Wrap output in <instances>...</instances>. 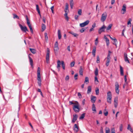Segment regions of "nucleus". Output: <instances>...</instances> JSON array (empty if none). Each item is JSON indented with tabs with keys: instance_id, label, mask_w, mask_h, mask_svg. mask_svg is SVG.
I'll use <instances>...</instances> for the list:
<instances>
[{
	"instance_id": "obj_10",
	"label": "nucleus",
	"mask_w": 133,
	"mask_h": 133,
	"mask_svg": "<svg viewBox=\"0 0 133 133\" xmlns=\"http://www.w3.org/2000/svg\"><path fill=\"white\" fill-rule=\"evenodd\" d=\"M73 116V119L72 121V122L74 123L75 122V121L77 119V118L78 117V116L76 115V114H75V115H74Z\"/></svg>"
},
{
	"instance_id": "obj_47",
	"label": "nucleus",
	"mask_w": 133,
	"mask_h": 133,
	"mask_svg": "<svg viewBox=\"0 0 133 133\" xmlns=\"http://www.w3.org/2000/svg\"><path fill=\"white\" fill-rule=\"evenodd\" d=\"M45 36V39L46 41H47L48 39V37L47 36V34L46 33H45L44 34Z\"/></svg>"
},
{
	"instance_id": "obj_18",
	"label": "nucleus",
	"mask_w": 133,
	"mask_h": 133,
	"mask_svg": "<svg viewBox=\"0 0 133 133\" xmlns=\"http://www.w3.org/2000/svg\"><path fill=\"white\" fill-rule=\"evenodd\" d=\"M41 69L40 68L38 67V68L37 71V77H41Z\"/></svg>"
},
{
	"instance_id": "obj_40",
	"label": "nucleus",
	"mask_w": 133,
	"mask_h": 133,
	"mask_svg": "<svg viewBox=\"0 0 133 133\" xmlns=\"http://www.w3.org/2000/svg\"><path fill=\"white\" fill-rule=\"evenodd\" d=\"M42 31H43L46 29V26L44 24H42Z\"/></svg>"
},
{
	"instance_id": "obj_61",
	"label": "nucleus",
	"mask_w": 133,
	"mask_h": 133,
	"mask_svg": "<svg viewBox=\"0 0 133 133\" xmlns=\"http://www.w3.org/2000/svg\"><path fill=\"white\" fill-rule=\"evenodd\" d=\"M110 55L109 54L107 57V59H110Z\"/></svg>"
},
{
	"instance_id": "obj_37",
	"label": "nucleus",
	"mask_w": 133,
	"mask_h": 133,
	"mask_svg": "<svg viewBox=\"0 0 133 133\" xmlns=\"http://www.w3.org/2000/svg\"><path fill=\"white\" fill-rule=\"evenodd\" d=\"M111 99L112 98H107V102L111 104Z\"/></svg>"
},
{
	"instance_id": "obj_7",
	"label": "nucleus",
	"mask_w": 133,
	"mask_h": 133,
	"mask_svg": "<svg viewBox=\"0 0 133 133\" xmlns=\"http://www.w3.org/2000/svg\"><path fill=\"white\" fill-rule=\"evenodd\" d=\"M106 26L103 25L98 30V33L99 34H101L102 32H105V29L106 28Z\"/></svg>"
},
{
	"instance_id": "obj_32",
	"label": "nucleus",
	"mask_w": 133,
	"mask_h": 133,
	"mask_svg": "<svg viewBox=\"0 0 133 133\" xmlns=\"http://www.w3.org/2000/svg\"><path fill=\"white\" fill-rule=\"evenodd\" d=\"M36 9L37 11L38 12L39 14L40 15H41V14H40L39 9V6L38 5H36Z\"/></svg>"
},
{
	"instance_id": "obj_64",
	"label": "nucleus",
	"mask_w": 133,
	"mask_h": 133,
	"mask_svg": "<svg viewBox=\"0 0 133 133\" xmlns=\"http://www.w3.org/2000/svg\"><path fill=\"white\" fill-rule=\"evenodd\" d=\"M124 79L125 83L127 82V76L126 75H125L124 77Z\"/></svg>"
},
{
	"instance_id": "obj_48",
	"label": "nucleus",
	"mask_w": 133,
	"mask_h": 133,
	"mask_svg": "<svg viewBox=\"0 0 133 133\" xmlns=\"http://www.w3.org/2000/svg\"><path fill=\"white\" fill-rule=\"evenodd\" d=\"M75 62L74 61L70 63V66L71 67H72L74 66L75 65Z\"/></svg>"
},
{
	"instance_id": "obj_13",
	"label": "nucleus",
	"mask_w": 133,
	"mask_h": 133,
	"mask_svg": "<svg viewBox=\"0 0 133 133\" xmlns=\"http://www.w3.org/2000/svg\"><path fill=\"white\" fill-rule=\"evenodd\" d=\"M61 64V63L60 61L59 60H58L57 62V68L58 69V71H59L60 70V68L61 67L60 65Z\"/></svg>"
},
{
	"instance_id": "obj_3",
	"label": "nucleus",
	"mask_w": 133,
	"mask_h": 133,
	"mask_svg": "<svg viewBox=\"0 0 133 133\" xmlns=\"http://www.w3.org/2000/svg\"><path fill=\"white\" fill-rule=\"evenodd\" d=\"M73 109L74 111L76 113L79 112L80 111L79 104L77 105H74L73 107Z\"/></svg>"
},
{
	"instance_id": "obj_62",
	"label": "nucleus",
	"mask_w": 133,
	"mask_h": 133,
	"mask_svg": "<svg viewBox=\"0 0 133 133\" xmlns=\"http://www.w3.org/2000/svg\"><path fill=\"white\" fill-rule=\"evenodd\" d=\"M54 47H58V44L57 41H56Z\"/></svg>"
},
{
	"instance_id": "obj_29",
	"label": "nucleus",
	"mask_w": 133,
	"mask_h": 133,
	"mask_svg": "<svg viewBox=\"0 0 133 133\" xmlns=\"http://www.w3.org/2000/svg\"><path fill=\"white\" fill-rule=\"evenodd\" d=\"M91 87L90 86H89L88 88L87 93L89 94L91 92Z\"/></svg>"
},
{
	"instance_id": "obj_4",
	"label": "nucleus",
	"mask_w": 133,
	"mask_h": 133,
	"mask_svg": "<svg viewBox=\"0 0 133 133\" xmlns=\"http://www.w3.org/2000/svg\"><path fill=\"white\" fill-rule=\"evenodd\" d=\"M50 50L49 48L47 49V52L46 56V61L47 63H48L49 62Z\"/></svg>"
},
{
	"instance_id": "obj_56",
	"label": "nucleus",
	"mask_w": 133,
	"mask_h": 133,
	"mask_svg": "<svg viewBox=\"0 0 133 133\" xmlns=\"http://www.w3.org/2000/svg\"><path fill=\"white\" fill-rule=\"evenodd\" d=\"M73 104H74V105H78L79 104L78 103L77 101H76L75 102H73Z\"/></svg>"
},
{
	"instance_id": "obj_60",
	"label": "nucleus",
	"mask_w": 133,
	"mask_h": 133,
	"mask_svg": "<svg viewBox=\"0 0 133 133\" xmlns=\"http://www.w3.org/2000/svg\"><path fill=\"white\" fill-rule=\"evenodd\" d=\"M115 107V108H116L117 107L118 105V103L117 102H114Z\"/></svg>"
},
{
	"instance_id": "obj_11",
	"label": "nucleus",
	"mask_w": 133,
	"mask_h": 133,
	"mask_svg": "<svg viewBox=\"0 0 133 133\" xmlns=\"http://www.w3.org/2000/svg\"><path fill=\"white\" fill-rule=\"evenodd\" d=\"M124 60L125 61L127 62L128 63H129L130 62L128 59V58L127 56V54L126 53H124Z\"/></svg>"
},
{
	"instance_id": "obj_27",
	"label": "nucleus",
	"mask_w": 133,
	"mask_h": 133,
	"mask_svg": "<svg viewBox=\"0 0 133 133\" xmlns=\"http://www.w3.org/2000/svg\"><path fill=\"white\" fill-rule=\"evenodd\" d=\"M69 33L72 34L74 37H76L78 36V35L77 34L74 33L72 31H70L69 32Z\"/></svg>"
},
{
	"instance_id": "obj_31",
	"label": "nucleus",
	"mask_w": 133,
	"mask_h": 133,
	"mask_svg": "<svg viewBox=\"0 0 133 133\" xmlns=\"http://www.w3.org/2000/svg\"><path fill=\"white\" fill-rule=\"evenodd\" d=\"M95 84H97L98 83V81L97 76L95 77Z\"/></svg>"
},
{
	"instance_id": "obj_17",
	"label": "nucleus",
	"mask_w": 133,
	"mask_h": 133,
	"mask_svg": "<svg viewBox=\"0 0 133 133\" xmlns=\"http://www.w3.org/2000/svg\"><path fill=\"white\" fill-rule=\"evenodd\" d=\"M29 60L30 64L32 68H33V61L31 58L30 56H29Z\"/></svg>"
},
{
	"instance_id": "obj_57",
	"label": "nucleus",
	"mask_w": 133,
	"mask_h": 133,
	"mask_svg": "<svg viewBox=\"0 0 133 133\" xmlns=\"http://www.w3.org/2000/svg\"><path fill=\"white\" fill-rule=\"evenodd\" d=\"M78 74H75L74 76V78L76 80L78 79L77 78Z\"/></svg>"
},
{
	"instance_id": "obj_1",
	"label": "nucleus",
	"mask_w": 133,
	"mask_h": 133,
	"mask_svg": "<svg viewBox=\"0 0 133 133\" xmlns=\"http://www.w3.org/2000/svg\"><path fill=\"white\" fill-rule=\"evenodd\" d=\"M68 5H69L68 3H66L65 8L64 10L65 12V14H64V16L65 17V19L67 21H68L69 20V17L68 16V14L69 12Z\"/></svg>"
},
{
	"instance_id": "obj_45",
	"label": "nucleus",
	"mask_w": 133,
	"mask_h": 133,
	"mask_svg": "<svg viewBox=\"0 0 133 133\" xmlns=\"http://www.w3.org/2000/svg\"><path fill=\"white\" fill-rule=\"evenodd\" d=\"M96 94V95H98L99 94V89L98 88H96L95 90Z\"/></svg>"
},
{
	"instance_id": "obj_46",
	"label": "nucleus",
	"mask_w": 133,
	"mask_h": 133,
	"mask_svg": "<svg viewBox=\"0 0 133 133\" xmlns=\"http://www.w3.org/2000/svg\"><path fill=\"white\" fill-rule=\"evenodd\" d=\"M13 15L14 16L13 18H16L17 19H19V17L17 16L16 14H13Z\"/></svg>"
},
{
	"instance_id": "obj_38",
	"label": "nucleus",
	"mask_w": 133,
	"mask_h": 133,
	"mask_svg": "<svg viewBox=\"0 0 133 133\" xmlns=\"http://www.w3.org/2000/svg\"><path fill=\"white\" fill-rule=\"evenodd\" d=\"M105 133H109L110 132V129L108 127H106L105 129Z\"/></svg>"
},
{
	"instance_id": "obj_42",
	"label": "nucleus",
	"mask_w": 133,
	"mask_h": 133,
	"mask_svg": "<svg viewBox=\"0 0 133 133\" xmlns=\"http://www.w3.org/2000/svg\"><path fill=\"white\" fill-rule=\"evenodd\" d=\"M103 112L105 116H107L108 115V111H107L106 109L104 110Z\"/></svg>"
},
{
	"instance_id": "obj_5",
	"label": "nucleus",
	"mask_w": 133,
	"mask_h": 133,
	"mask_svg": "<svg viewBox=\"0 0 133 133\" xmlns=\"http://www.w3.org/2000/svg\"><path fill=\"white\" fill-rule=\"evenodd\" d=\"M19 25L20 28L21 30L23 31L24 32H26V31H28V30L27 29V28L26 26H23L20 23L19 24Z\"/></svg>"
},
{
	"instance_id": "obj_28",
	"label": "nucleus",
	"mask_w": 133,
	"mask_h": 133,
	"mask_svg": "<svg viewBox=\"0 0 133 133\" xmlns=\"http://www.w3.org/2000/svg\"><path fill=\"white\" fill-rule=\"evenodd\" d=\"M92 110L93 111H94L95 113L96 112V108L94 104H93L92 105Z\"/></svg>"
},
{
	"instance_id": "obj_23",
	"label": "nucleus",
	"mask_w": 133,
	"mask_h": 133,
	"mask_svg": "<svg viewBox=\"0 0 133 133\" xmlns=\"http://www.w3.org/2000/svg\"><path fill=\"white\" fill-rule=\"evenodd\" d=\"M70 3L71 8V9H72L73 8L74 4L73 0H70Z\"/></svg>"
},
{
	"instance_id": "obj_15",
	"label": "nucleus",
	"mask_w": 133,
	"mask_h": 133,
	"mask_svg": "<svg viewBox=\"0 0 133 133\" xmlns=\"http://www.w3.org/2000/svg\"><path fill=\"white\" fill-rule=\"evenodd\" d=\"M37 80L38 81V83L39 86H41V82H42L41 79V77H37Z\"/></svg>"
},
{
	"instance_id": "obj_44",
	"label": "nucleus",
	"mask_w": 133,
	"mask_h": 133,
	"mask_svg": "<svg viewBox=\"0 0 133 133\" xmlns=\"http://www.w3.org/2000/svg\"><path fill=\"white\" fill-rule=\"evenodd\" d=\"M78 14L79 15H81L82 14V10L81 9H79L78 10Z\"/></svg>"
},
{
	"instance_id": "obj_36",
	"label": "nucleus",
	"mask_w": 133,
	"mask_h": 133,
	"mask_svg": "<svg viewBox=\"0 0 133 133\" xmlns=\"http://www.w3.org/2000/svg\"><path fill=\"white\" fill-rule=\"evenodd\" d=\"M61 65L63 69L64 70L65 69V65L63 61H61Z\"/></svg>"
},
{
	"instance_id": "obj_55",
	"label": "nucleus",
	"mask_w": 133,
	"mask_h": 133,
	"mask_svg": "<svg viewBox=\"0 0 133 133\" xmlns=\"http://www.w3.org/2000/svg\"><path fill=\"white\" fill-rule=\"evenodd\" d=\"M85 30V29L84 28H82L80 30V31L81 33H82L84 32Z\"/></svg>"
},
{
	"instance_id": "obj_39",
	"label": "nucleus",
	"mask_w": 133,
	"mask_h": 133,
	"mask_svg": "<svg viewBox=\"0 0 133 133\" xmlns=\"http://www.w3.org/2000/svg\"><path fill=\"white\" fill-rule=\"evenodd\" d=\"M95 74L96 76H97L98 74V70L97 68H96L95 71Z\"/></svg>"
},
{
	"instance_id": "obj_54",
	"label": "nucleus",
	"mask_w": 133,
	"mask_h": 133,
	"mask_svg": "<svg viewBox=\"0 0 133 133\" xmlns=\"http://www.w3.org/2000/svg\"><path fill=\"white\" fill-rule=\"evenodd\" d=\"M98 38H96V39L95 40V44L96 45H97L98 43Z\"/></svg>"
},
{
	"instance_id": "obj_41",
	"label": "nucleus",
	"mask_w": 133,
	"mask_h": 133,
	"mask_svg": "<svg viewBox=\"0 0 133 133\" xmlns=\"http://www.w3.org/2000/svg\"><path fill=\"white\" fill-rule=\"evenodd\" d=\"M113 41H114V42L113 43V44L114 45H115L116 46H117V39L115 38H114V39Z\"/></svg>"
},
{
	"instance_id": "obj_51",
	"label": "nucleus",
	"mask_w": 133,
	"mask_h": 133,
	"mask_svg": "<svg viewBox=\"0 0 133 133\" xmlns=\"http://www.w3.org/2000/svg\"><path fill=\"white\" fill-rule=\"evenodd\" d=\"M111 133H115V130L114 128H113L111 129Z\"/></svg>"
},
{
	"instance_id": "obj_14",
	"label": "nucleus",
	"mask_w": 133,
	"mask_h": 133,
	"mask_svg": "<svg viewBox=\"0 0 133 133\" xmlns=\"http://www.w3.org/2000/svg\"><path fill=\"white\" fill-rule=\"evenodd\" d=\"M74 130L75 132H77L78 131V128L77 124H75Z\"/></svg>"
},
{
	"instance_id": "obj_52",
	"label": "nucleus",
	"mask_w": 133,
	"mask_h": 133,
	"mask_svg": "<svg viewBox=\"0 0 133 133\" xmlns=\"http://www.w3.org/2000/svg\"><path fill=\"white\" fill-rule=\"evenodd\" d=\"M131 18H129V21L128 22V25H129L130 24V26H131Z\"/></svg>"
},
{
	"instance_id": "obj_22",
	"label": "nucleus",
	"mask_w": 133,
	"mask_h": 133,
	"mask_svg": "<svg viewBox=\"0 0 133 133\" xmlns=\"http://www.w3.org/2000/svg\"><path fill=\"white\" fill-rule=\"evenodd\" d=\"M79 73L80 75L82 76L83 75V70L82 68V66H81L80 67Z\"/></svg>"
},
{
	"instance_id": "obj_12",
	"label": "nucleus",
	"mask_w": 133,
	"mask_h": 133,
	"mask_svg": "<svg viewBox=\"0 0 133 133\" xmlns=\"http://www.w3.org/2000/svg\"><path fill=\"white\" fill-rule=\"evenodd\" d=\"M91 101L93 103H95L96 100V97L95 96H91Z\"/></svg>"
},
{
	"instance_id": "obj_24",
	"label": "nucleus",
	"mask_w": 133,
	"mask_h": 133,
	"mask_svg": "<svg viewBox=\"0 0 133 133\" xmlns=\"http://www.w3.org/2000/svg\"><path fill=\"white\" fill-rule=\"evenodd\" d=\"M58 39H61V34L60 30H58Z\"/></svg>"
},
{
	"instance_id": "obj_50",
	"label": "nucleus",
	"mask_w": 133,
	"mask_h": 133,
	"mask_svg": "<svg viewBox=\"0 0 133 133\" xmlns=\"http://www.w3.org/2000/svg\"><path fill=\"white\" fill-rule=\"evenodd\" d=\"M89 78L88 77H86L85 78V80L84 81V83H86V82H89Z\"/></svg>"
},
{
	"instance_id": "obj_26",
	"label": "nucleus",
	"mask_w": 133,
	"mask_h": 133,
	"mask_svg": "<svg viewBox=\"0 0 133 133\" xmlns=\"http://www.w3.org/2000/svg\"><path fill=\"white\" fill-rule=\"evenodd\" d=\"M96 51V47H95L93 49L92 51V54L93 55L94 57L95 55V53Z\"/></svg>"
},
{
	"instance_id": "obj_2",
	"label": "nucleus",
	"mask_w": 133,
	"mask_h": 133,
	"mask_svg": "<svg viewBox=\"0 0 133 133\" xmlns=\"http://www.w3.org/2000/svg\"><path fill=\"white\" fill-rule=\"evenodd\" d=\"M26 17L27 23L30 29V31L31 33L32 34L33 33V31L32 28V27L31 25L30 22L29 20L28 19L27 16L26 15Z\"/></svg>"
},
{
	"instance_id": "obj_35",
	"label": "nucleus",
	"mask_w": 133,
	"mask_h": 133,
	"mask_svg": "<svg viewBox=\"0 0 133 133\" xmlns=\"http://www.w3.org/2000/svg\"><path fill=\"white\" fill-rule=\"evenodd\" d=\"M85 113H83L82 114L80 117L79 119H83L85 116Z\"/></svg>"
},
{
	"instance_id": "obj_34",
	"label": "nucleus",
	"mask_w": 133,
	"mask_h": 133,
	"mask_svg": "<svg viewBox=\"0 0 133 133\" xmlns=\"http://www.w3.org/2000/svg\"><path fill=\"white\" fill-rule=\"evenodd\" d=\"M110 61V59H107V61H106V65L107 66H109V63Z\"/></svg>"
},
{
	"instance_id": "obj_33",
	"label": "nucleus",
	"mask_w": 133,
	"mask_h": 133,
	"mask_svg": "<svg viewBox=\"0 0 133 133\" xmlns=\"http://www.w3.org/2000/svg\"><path fill=\"white\" fill-rule=\"evenodd\" d=\"M112 24H110L107 28V30H108L111 29L112 26Z\"/></svg>"
},
{
	"instance_id": "obj_58",
	"label": "nucleus",
	"mask_w": 133,
	"mask_h": 133,
	"mask_svg": "<svg viewBox=\"0 0 133 133\" xmlns=\"http://www.w3.org/2000/svg\"><path fill=\"white\" fill-rule=\"evenodd\" d=\"M78 96L79 98H81L82 97L81 95L80 92L78 93Z\"/></svg>"
},
{
	"instance_id": "obj_63",
	"label": "nucleus",
	"mask_w": 133,
	"mask_h": 133,
	"mask_svg": "<svg viewBox=\"0 0 133 133\" xmlns=\"http://www.w3.org/2000/svg\"><path fill=\"white\" fill-rule=\"evenodd\" d=\"M78 17H79L77 15H75V19L76 20H78Z\"/></svg>"
},
{
	"instance_id": "obj_20",
	"label": "nucleus",
	"mask_w": 133,
	"mask_h": 133,
	"mask_svg": "<svg viewBox=\"0 0 133 133\" xmlns=\"http://www.w3.org/2000/svg\"><path fill=\"white\" fill-rule=\"evenodd\" d=\"M120 74L122 76H123L124 75L123 73V69L122 67L120 65Z\"/></svg>"
},
{
	"instance_id": "obj_59",
	"label": "nucleus",
	"mask_w": 133,
	"mask_h": 133,
	"mask_svg": "<svg viewBox=\"0 0 133 133\" xmlns=\"http://www.w3.org/2000/svg\"><path fill=\"white\" fill-rule=\"evenodd\" d=\"M69 79V76L68 75H67L66 76L65 78V80L66 81H68Z\"/></svg>"
},
{
	"instance_id": "obj_49",
	"label": "nucleus",
	"mask_w": 133,
	"mask_h": 133,
	"mask_svg": "<svg viewBox=\"0 0 133 133\" xmlns=\"http://www.w3.org/2000/svg\"><path fill=\"white\" fill-rule=\"evenodd\" d=\"M100 59L99 56H97V61L96 62L98 63H99L100 62Z\"/></svg>"
},
{
	"instance_id": "obj_19",
	"label": "nucleus",
	"mask_w": 133,
	"mask_h": 133,
	"mask_svg": "<svg viewBox=\"0 0 133 133\" xmlns=\"http://www.w3.org/2000/svg\"><path fill=\"white\" fill-rule=\"evenodd\" d=\"M104 38L106 40L107 45L108 46L109 44V39L105 36H104Z\"/></svg>"
},
{
	"instance_id": "obj_6",
	"label": "nucleus",
	"mask_w": 133,
	"mask_h": 133,
	"mask_svg": "<svg viewBox=\"0 0 133 133\" xmlns=\"http://www.w3.org/2000/svg\"><path fill=\"white\" fill-rule=\"evenodd\" d=\"M107 16V14L106 12L103 13L102 16L101 20L102 22H104L106 19Z\"/></svg>"
},
{
	"instance_id": "obj_8",
	"label": "nucleus",
	"mask_w": 133,
	"mask_h": 133,
	"mask_svg": "<svg viewBox=\"0 0 133 133\" xmlns=\"http://www.w3.org/2000/svg\"><path fill=\"white\" fill-rule=\"evenodd\" d=\"M89 20H87L84 22L80 23L79 25L81 27H83L87 25L89 23Z\"/></svg>"
},
{
	"instance_id": "obj_30",
	"label": "nucleus",
	"mask_w": 133,
	"mask_h": 133,
	"mask_svg": "<svg viewBox=\"0 0 133 133\" xmlns=\"http://www.w3.org/2000/svg\"><path fill=\"white\" fill-rule=\"evenodd\" d=\"M127 129L128 130L132 132H133V130L130 124H128Z\"/></svg>"
},
{
	"instance_id": "obj_43",
	"label": "nucleus",
	"mask_w": 133,
	"mask_h": 133,
	"mask_svg": "<svg viewBox=\"0 0 133 133\" xmlns=\"http://www.w3.org/2000/svg\"><path fill=\"white\" fill-rule=\"evenodd\" d=\"M58 49L59 48L58 47H54V50L55 54L56 53Z\"/></svg>"
},
{
	"instance_id": "obj_16",
	"label": "nucleus",
	"mask_w": 133,
	"mask_h": 133,
	"mask_svg": "<svg viewBox=\"0 0 133 133\" xmlns=\"http://www.w3.org/2000/svg\"><path fill=\"white\" fill-rule=\"evenodd\" d=\"M126 6L125 4H123L122 7V10L123 11V13H122V14H124L126 12Z\"/></svg>"
},
{
	"instance_id": "obj_53",
	"label": "nucleus",
	"mask_w": 133,
	"mask_h": 133,
	"mask_svg": "<svg viewBox=\"0 0 133 133\" xmlns=\"http://www.w3.org/2000/svg\"><path fill=\"white\" fill-rule=\"evenodd\" d=\"M120 130L122 131L123 130V125L122 124H121L119 127Z\"/></svg>"
},
{
	"instance_id": "obj_25",
	"label": "nucleus",
	"mask_w": 133,
	"mask_h": 133,
	"mask_svg": "<svg viewBox=\"0 0 133 133\" xmlns=\"http://www.w3.org/2000/svg\"><path fill=\"white\" fill-rule=\"evenodd\" d=\"M30 51L33 54H35L36 52V50L34 49H31L30 48Z\"/></svg>"
},
{
	"instance_id": "obj_21",
	"label": "nucleus",
	"mask_w": 133,
	"mask_h": 133,
	"mask_svg": "<svg viewBox=\"0 0 133 133\" xmlns=\"http://www.w3.org/2000/svg\"><path fill=\"white\" fill-rule=\"evenodd\" d=\"M107 98H112L111 94L110 91H109L107 92Z\"/></svg>"
},
{
	"instance_id": "obj_9",
	"label": "nucleus",
	"mask_w": 133,
	"mask_h": 133,
	"mask_svg": "<svg viewBox=\"0 0 133 133\" xmlns=\"http://www.w3.org/2000/svg\"><path fill=\"white\" fill-rule=\"evenodd\" d=\"M115 86L116 92L118 94L119 93V85L117 82H116Z\"/></svg>"
}]
</instances>
